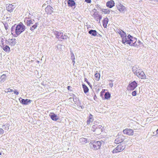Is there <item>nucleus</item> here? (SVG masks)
Instances as JSON below:
<instances>
[{
	"instance_id": "nucleus-1",
	"label": "nucleus",
	"mask_w": 158,
	"mask_h": 158,
	"mask_svg": "<svg viewBox=\"0 0 158 158\" xmlns=\"http://www.w3.org/2000/svg\"><path fill=\"white\" fill-rule=\"evenodd\" d=\"M25 29V26L22 23L17 25L15 24L11 28V34L14 37H17L24 31Z\"/></svg>"
},
{
	"instance_id": "nucleus-2",
	"label": "nucleus",
	"mask_w": 158,
	"mask_h": 158,
	"mask_svg": "<svg viewBox=\"0 0 158 158\" xmlns=\"http://www.w3.org/2000/svg\"><path fill=\"white\" fill-rule=\"evenodd\" d=\"M132 71L134 74L137 76L138 77L142 79L146 78V76L144 73L140 69L138 65H135L132 68Z\"/></svg>"
},
{
	"instance_id": "nucleus-3",
	"label": "nucleus",
	"mask_w": 158,
	"mask_h": 158,
	"mask_svg": "<svg viewBox=\"0 0 158 158\" xmlns=\"http://www.w3.org/2000/svg\"><path fill=\"white\" fill-rule=\"evenodd\" d=\"M127 39L126 40V44H128L130 46H134L135 42L136 41V39L135 38L133 37L131 35H129L127 36Z\"/></svg>"
},
{
	"instance_id": "nucleus-4",
	"label": "nucleus",
	"mask_w": 158,
	"mask_h": 158,
	"mask_svg": "<svg viewBox=\"0 0 158 158\" xmlns=\"http://www.w3.org/2000/svg\"><path fill=\"white\" fill-rule=\"evenodd\" d=\"M102 144V143L99 141L94 142L93 143H90L89 146L91 149L95 150H98L100 148Z\"/></svg>"
},
{
	"instance_id": "nucleus-5",
	"label": "nucleus",
	"mask_w": 158,
	"mask_h": 158,
	"mask_svg": "<svg viewBox=\"0 0 158 158\" xmlns=\"http://www.w3.org/2000/svg\"><path fill=\"white\" fill-rule=\"evenodd\" d=\"M102 127L101 125H94L92 126L91 130L93 132H96V134L97 135L100 134L102 131Z\"/></svg>"
},
{
	"instance_id": "nucleus-6",
	"label": "nucleus",
	"mask_w": 158,
	"mask_h": 158,
	"mask_svg": "<svg viewBox=\"0 0 158 158\" xmlns=\"http://www.w3.org/2000/svg\"><path fill=\"white\" fill-rule=\"evenodd\" d=\"M54 35L56 37L60 40L61 39H66L67 37V36L64 34L63 33L58 31H56L54 32Z\"/></svg>"
},
{
	"instance_id": "nucleus-7",
	"label": "nucleus",
	"mask_w": 158,
	"mask_h": 158,
	"mask_svg": "<svg viewBox=\"0 0 158 158\" xmlns=\"http://www.w3.org/2000/svg\"><path fill=\"white\" fill-rule=\"evenodd\" d=\"M125 148L124 146L122 144H120L118 145L116 148H115L112 151L113 153H117L122 151Z\"/></svg>"
},
{
	"instance_id": "nucleus-8",
	"label": "nucleus",
	"mask_w": 158,
	"mask_h": 158,
	"mask_svg": "<svg viewBox=\"0 0 158 158\" xmlns=\"http://www.w3.org/2000/svg\"><path fill=\"white\" fill-rule=\"evenodd\" d=\"M137 86V83L135 81H134L129 83L127 88V89L129 90H134Z\"/></svg>"
},
{
	"instance_id": "nucleus-9",
	"label": "nucleus",
	"mask_w": 158,
	"mask_h": 158,
	"mask_svg": "<svg viewBox=\"0 0 158 158\" xmlns=\"http://www.w3.org/2000/svg\"><path fill=\"white\" fill-rule=\"evenodd\" d=\"M5 42L6 44H9L11 46H14L16 43V39L15 38L5 40Z\"/></svg>"
},
{
	"instance_id": "nucleus-10",
	"label": "nucleus",
	"mask_w": 158,
	"mask_h": 158,
	"mask_svg": "<svg viewBox=\"0 0 158 158\" xmlns=\"http://www.w3.org/2000/svg\"><path fill=\"white\" fill-rule=\"evenodd\" d=\"M120 36L122 39V42L124 45H126V40L127 39V36L125 32L123 31L121 34H120Z\"/></svg>"
},
{
	"instance_id": "nucleus-11",
	"label": "nucleus",
	"mask_w": 158,
	"mask_h": 158,
	"mask_svg": "<svg viewBox=\"0 0 158 158\" xmlns=\"http://www.w3.org/2000/svg\"><path fill=\"white\" fill-rule=\"evenodd\" d=\"M117 8L119 11L122 13H124L127 10L126 8L121 4L118 5Z\"/></svg>"
},
{
	"instance_id": "nucleus-12",
	"label": "nucleus",
	"mask_w": 158,
	"mask_h": 158,
	"mask_svg": "<svg viewBox=\"0 0 158 158\" xmlns=\"http://www.w3.org/2000/svg\"><path fill=\"white\" fill-rule=\"evenodd\" d=\"M24 21L25 24L27 26L33 24L35 23L34 20L27 18H25L24 19Z\"/></svg>"
},
{
	"instance_id": "nucleus-13",
	"label": "nucleus",
	"mask_w": 158,
	"mask_h": 158,
	"mask_svg": "<svg viewBox=\"0 0 158 158\" xmlns=\"http://www.w3.org/2000/svg\"><path fill=\"white\" fill-rule=\"evenodd\" d=\"M124 134L128 135H132L134 134V131L132 129L129 128H126L123 131Z\"/></svg>"
},
{
	"instance_id": "nucleus-14",
	"label": "nucleus",
	"mask_w": 158,
	"mask_h": 158,
	"mask_svg": "<svg viewBox=\"0 0 158 158\" xmlns=\"http://www.w3.org/2000/svg\"><path fill=\"white\" fill-rule=\"evenodd\" d=\"M19 100L20 102L23 104L24 105H27L30 103L31 102V101L28 99H23L21 98H19Z\"/></svg>"
},
{
	"instance_id": "nucleus-15",
	"label": "nucleus",
	"mask_w": 158,
	"mask_h": 158,
	"mask_svg": "<svg viewBox=\"0 0 158 158\" xmlns=\"http://www.w3.org/2000/svg\"><path fill=\"white\" fill-rule=\"evenodd\" d=\"M49 116L52 120L57 121L59 119L58 117L54 113H51L49 114Z\"/></svg>"
},
{
	"instance_id": "nucleus-16",
	"label": "nucleus",
	"mask_w": 158,
	"mask_h": 158,
	"mask_svg": "<svg viewBox=\"0 0 158 158\" xmlns=\"http://www.w3.org/2000/svg\"><path fill=\"white\" fill-rule=\"evenodd\" d=\"M53 8L50 6H48L45 9L46 12L48 14H51L53 11Z\"/></svg>"
},
{
	"instance_id": "nucleus-17",
	"label": "nucleus",
	"mask_w": 158,
	"mask_h": 158,
	"mask_svg": "<svg viewBox=\"0 0 158 158\" xmlns=\"http://www.w3.org/2000/svg\"><path fill=\"white\" fill-rule=\"evenodd\" d=\"M93 16L96 20L97 21H99V22H100V20L102 18L101 15H99L98 13H94L93 15Z\"/></svg>"
},
{
	"instance_id": "nucleus-18",
	"label": "nucleus",
	"mask_w": 158,
	"mask_h": 158,
	"mask_svg": "<svg viewBox=\"0 0 158 158\" xmlns=\"http://www.w3.org/2000/svg\"><path fill=\"white\" fill-rule=\"evenodd\" d=\"M6 44L5 43V45H4L2 47V46L1 45V47H2L3 49L6 52H9L10 51V48L8 46H7Z\"/></svg>"
},
{
	"instance_id": "nucleus-19",
	"label": "nucleus",
	"mask_w": 158,
	"mask_h": 158,
	"mask_svg": "<svg viewBox=\"0 0 158 158\" xmlns=\"http://www.w3.org/2000/svg\"><path fill=\"white\" fill-rule=\"evenodd\" d=\"M88 33L92 36H98V33L95 30H91L89 31Z\"/></svg>"
},
{
	"instance_id": "nucleus-20",
	"label": "nucleus",
	"mask_w": 158,
	"mask_h": 158,
	"mask_svg": "<svg viewBox=\"0 0 158 158\" xmlns=\"http://www.w3.org/2000/svg\"><path fill=\"white\" fill-rule=\"evenodd\" d=\"M114 1L111 0L107 2L106 5L107 7L110 8H111L114 6Z\"/></svg>"
},
{
	"instance_id": "nucleus-21",
	"label": "nucleus",
	"mask_w": 158,
	"mask_h": 158,
	"mask_svg": "<svg viewBox=\"0 0 158 158\" xmlns=\"http://www.w3.org/2000/svg\"><path fill=\"white\" fill-rule=\"evenodd\" d=\"M15 8L14 6L12 4H9L7 7H6L7 10L9 12H11L13 11L14 9Z\"/></svg>"
},
{
	"instance_id": "nucleus-22",
	"label": "nucleus",
	"mask_w": 158,
	"mask_h": 158,
	"mask_svg": "<svg viewBox=\"0 0 158 158\" xmlns=\"http://www.w3.org/2000/svg\"><path fill=\"white\" fill-rule=\"evenodd\" d=\"M68 4L69 6L73 7L75 6L76 4L73 0H69L68 1Z\"/></svg>"
},
{
	"instance_id": "nucleus-23",
	"label": "nucleus",
	"mask_w": 158,
	"mask_h": 158,
	"mask_svg": "<svg viewBox=\"0 0 158 158\" xmlns=\"http://www.w3.org/2000/svg\"><path fill=\"white\" fill-rule=\"evenodd\" d=\"M108 21L109 20L107 18H106L103 19V25L105 28L106 27Z\"/></svg>"
},
{
	"instance_id": "nucleus-24",
	"label": "nucleus",
	"mask_w": 158,
	"mask_h": 158,
	"mask_svg": "<svg viewBox=\"0 0 158 158\" xmlns=\"http://www.w3.org/2000/svg\"><path fill=\"white\" fill-rule=\"evenodd\" d=\"M6 77L5 74H3L0 77V82L1 83L4 82L6 80Z\"/></svg>"
},
{
	"instance_id": "nucleus-25",
	"label": "nucleus",
	"mask_w": 158,
	"mask_h": 158,
	"mask_svg": "<svg viewBox=\"0 0 158 158\" xmlns=\"http://www.w3.org/2000/svg\"><path fill=\"white\" fill-rule=\"evenodd\" d=\"M94 120V118H93V115L90 114L89 115L88 119L87 120V124H90V122H92Z\"/></svg>"
},
{
	"instance_id": "nucleus-26",
	"label": "nucleus",
	"mask_w": 158,
	"mask_h": 158,
	"mask_svg": "<svg viewBox=\"0 0 158 158\" xmlns=\"http://www.w3.org/2000/svg\"><path fill=\"white\" fill-rule=\"evenodd\" d=\"M143 44L139 40L137 41V39H136V41L135 42L134 47H141L143 46Z\"/></svg>"
},
{
	"instance_id": "nucleus-27",
	"label": "nucleus",
	"mask_w": 158,
	"mask_h": 158,
	"mask_svg": "<svg viewBox=\"0 0 158 158\" xmlns=\"http://www.w3.org/2000/svg\"><path fill=\"white\" fill-rule=\"evenodd\" d=\"M38 25L39 24L38 23H35L33 25L32 27H30V30L31 31L33 32L34 30L36 28Z\"/></svg>"
},
{
	"instance_id": "nucleus-28",
	"label": "nucleus",
	"mask_w": 158,
	"mask_h": 158,
	"mask_svg": "<svg viewBox=\"0 0 158 158\" xmlns=\"http://www.w3.org/2000/svg\"><path fill=\"white\" fill-rule=\"evenodd\" d=\"M123 141V139L122 138L120 137H119L117 138L115 140L114 143L116 144H118Z\"/></svg>"
},
{
	"instance_id": "nucleus-29",
	"label": "nucleus",
	"mask_w": 158,
	"mask_h": 158,
	"mask_svg": "<svg viewBox=\"0 0 158 158\" xmlns=\"http://www.w3.org/2000/svg\"><path fill=\"white\" fill-rule=\"evenodd\" d=\"M9 125L8 123H6L5 124L3 125L2 126V129L5 131H8L9 129Z\"/></svg>"
},
{
	"instance_id": "nucleus-30",
	"label": "nucleus",
	"mask_w": 158,
	"mask_h": 158,
	"mask_svg": "<svg viewBox=\"0 0 158 158\" xmlns=\"http://www.w3.org/2000/svg\"><path fill=\"white\" fill-rule=\"evenodd\" d=\"M82 87L85 93L86 94L88 92L89 89L88 87L85 84L82 85Z\"/></svg>"
},
{
	"instance_id": "nucleus-31",
	"label": "nucleus",
	"mask_w": 158,
	"mask_h": 158,
	"mask_svg": "<svg viewBox=\"0 0 158 158\" xmlns=\"http://www.w3.org/2000/svg\"><path fill=\"white\" fill-rule=\"evenodd\" d=\"M102 11L105 14H108L110 13V10L109 9H103Z\"/></svg>"
},
{
	"instance_id": "nucleus-32",
	"label": "nucleus",
	"mask_w": 158,
	"mask_h": 158,
	"mask_svg": "<svg viewBox=\"0 0 158 158\" xmlns=\"http://www.w3.org/2000/svg\"><path fill=\"white\" fill-rule=\"evenodd\" d=\"M80 141L82 144H85L87 143V139H86L82 138L80 139Z\"/></svg>"
},
{
	"instance_id": "nucleus-33",
	"label": "nucleus",
	"mask_w": 158,
	"mask_h": 158,
	"mask_svg": "<svg viewBox=\"0 0 158 158\" xmlns=\"http://www.w3.org/2000/svg\"><path fill=\"white\" fill-rule=\"evenodd\" d=\"M95 79L97 81L99 80L100 77V74L98 73H97L95 74Z\"/></svg>"
},
{
	"instance_id": "nucleus-34",
	"label": "nucleus",
	"mask_w": 158,
	"mask_h": 158,
	"mask_svg": "<svg viewBox=\"0 0 158 158\" xmlns=\"http://www.w3.org/2000/svg\"><path fill=\"white\" fill-rule=\"evenodd\" d=\"M110 94L109 92H106L104 95L105 98L106 99H108L110 98Z\"/></svg>"
},
{
	"instance_id": "nucleus-35",
	"label": "nucleus",
	"mask_w": 158,
	"mask_h": 158,
	"mask_svg": "<svg viewBox=\"0 0 158 158\" xmlns=\"http://www.w3.org/2000/svg\"><path fill=\"white\" fill-rule=\"evenodd\" d=\"M71 59L73 60L72 62L73 63V64L75 63V57L74 55L73 52H71Z\"/></svg>"
},
{
	"instance_id": "nucleus-36",
	"label": "nucleus",
	"mask_w": 158,
	"mask_h": 158,
	"mask_svg": "<svg viewBox=\"0 0 158 158\" xmlns=\"http://www.w3.org/2000/svg\"><path fill=\"white\" fill-rule=\"evenodd\" d=\"M4 25L6 30L8 29L9 26L7 23H4Z\"/></svg>"
},
{
	"instance_id": "nucleus-37",
	"label": "nucleus",
	"mask_w": 158,
	"mask_h": 158,
	"mask_svg": "<svg viewBox=\"0 0 158 158\" xmlns=\"http://www.w3.org/2000/svg\"><path fill=\"white\" fill-rule=\"evenodd\" d=\"M4 39L3 38L2 39L1 41L0 42V44H1L2 45V47L4 45H5V44H4Z\"/></svg>"
},
{
	"instance_id": "nucleus-38",
	"label": "nucleus",
	"mask_w": 158,
	"mask_h": 158,
	"mask_svg": "<svg viewBox=\"0 0 158 158\" xmlns=\"http://www.w3.org/2000/svg\"><path fill=\"white\" fill-rule=\"evenodd\" d=\"M73 101L75 102V103H77L78 101V98L75 97V98H73Z\"/></svg>"
},
{
	"instance_id": "nucleus-39",
	"label": "nucleus",
	"mask_w": 158,
	"mask_h": 158,
	"mask_svg": "<svg viewBox=\"0 0 158 158\" xmlns=\"http://www.w3.org/2000/svg\"><path fill=\"white\" fill-rule=\"evenodd\" d=\"M6 90H7V91H6V92H11L13 91V90L12 89H10V88L7 89Z\"/></svg>"
},
{
	"instance_id": "nucleus-40",
	"label": "nucleus",
	"mask_w": 158,
	"mask_h": 158,
	"mask_svg": "<svg viewBox=\"0 0 158 158\" xmlns=\"http://www.w3.org/2000/svg\"><path fill=\"white\" fill-rule=\"evenodd\" d=\"M4 133V130L0 128V134H3Z\"/></svg>"
},
{
	"instance_id": "nucleus-41",
	"label": "nucleus",
	"mask_w": 158,
	"mask_h": 158,
	"mask_svg": "<svg viewBox=\"0 0 158 158\" xmlns=\"http://www.w3.org/2000/svg\"><path fill=\"white\" fill-rule=\"evenodd\" d=\"M132 95L133 96H135L136 95V91H133L132 93Z\"/></svg>"
},
{
	"instance_id": "nucleus-42",
	"label": "nucleus",
	"mask_w": 158,
	"mask_h": 158,
	"mask_svg": "<svg viewBox=\"0 0 158 158\" xmlns=\"http://www.w3.org/2000/svg\"><path fill=\"white\" fill-rule=\"evenodd\" d=\"M123 31L122 30H118L117 31L118 33L120 35L122 33Z\"/></svg>"
},
{
	"instance_id": "nucleus-43",
	"label": "nucleus",
	"mask_w": 158,
	"mask_h": 158,
	"mask_svg": "<svg viewBox=\"0 0 158 158\" xmlns=\"http://www.w3.org/2000/svg\"><path fill=\"white\" fill-rule=\"evenodd\" d=\"M14 94L16 95H18L19 94V93L17 91V90L15 89V91L14 92Z\"/></svg>"
},
{
	"instance_id": "nucleus-44",
	"label": "nucleus",
	"mask_w": 158,
	"mask_h": 158,
	"mask_svg": "<svg viewBox=\"0 0 158 158\" xmlns=\"http://www.w3.org/2000/svg\"><path fill=\"white\" fill-rule=\"evenodd\" d=\"M62 46H63L61 44H58V45H56V47H57V48L58 49H59V48H60L61 49V48H60Z\"/></svg>"
},
{
	"instance_id": "nucleus-45",
	"label": "nucleus",
	"mask_w": 158,
	"mask_h": 158,
	"mask_svg": "<svg viewBox=\"0 0 158 158\" xmlns=\"http://www.w3.org/2000/svg\"><path fill=\"white\" fill-rule=\"evenodd\" d=\"M109 85L111 88H112L113 86V84L112 83H110L109 84Z\"/></svg>"
},
{
	"instance_id": "nucleus-46",
	"label": "nucleus",
	"mask_w": 158,
	"mask_h": 158,
	"mask_svg": "<svg viewBox=\"0 0 158 158\" xmlns=\"http://www.w3.org/2000/svg\"><path fill=\"white\" fill-rule=\"evenodd\" d=\"M85 2L88 3H90L91 2V0H85Z\"/></svg>"
},
{
	"instance_id": "nucleus-47",
	"label": "nucleus",
	"mask_w": 158,
	"mask_h": 158,
	"mask_svg": "<svg viewBox=\"0 0 158 158\" xmlns=\"http://www.w3.org/2000/svg\"><path fill=\"white\" fill-rule=\"evenodd\" d=\"M87 84L90 86H92V85H91V84H90V83L88 81H87Z\"/></svg>"
},
{
	"instance_id": "nucleus-48",
	"label": "nucleus",
	"mask_w": 158,
	"mask_h": 158,
	"mask_svg": "<svg viewBox=\"0 0 158 158\" xmlns=\"http://www.w3.org/2000/svg\"><path fill=\"white\" fill-rule=\"evenodd\" d=\"M85 81L86 82L87 81H88L87 79L86 78H85Z\"/></svg>"
},
{
	"instance_id": "nucleus-49",
	"label": "nucleus",
	"mask_w": 158,
	"mask_h": 158,
	"mask_svg": "<svg viewBox=\"0 0 158 158\" xmlns=\"http://www.w3.org/2000/svg\"><path fill=\"white\" fill-rule=\"evenodd\" d=\"M156 34L158 36V31H157V32H156Z\"/></svg>"
},
{
	"instance_id": "nucleus-50",
	"label": "nucleus",
	"mask_w": 158,
	"mask_h": 158,
	"mask_svg": "<svg viewBox=\"0 0 158 158\" xmlns=\"http://www.w3.org/2000/svg\"><path fill=\"white\" fill-rule=\"evenodd\" d=\"M110 81H111L112 82H113L114 81L113 80H110Z\"/></svg>"
},
{
	"instance_id": "nucleus-51",
	"label": "nucleus",
	"mask_w": 158,
	"mask_h": 158,
	"mask_svg": "<svg viewBox=\"0 0 158 158\" xmlns=\"http://www.w3.org/2000/svg\"><path fill=\"white\" fill-rule=\"evenodd\" d=\"M156 133L157 134H158V129H157V130L156 131Z\"/></svg>"
},
{
	"instance_id": "nucleus-52",
	"label": "nucleus",
	"mask_w": 158,
	"mask_h": 158,
	"mask_svg": "<svg viewBox=\"0 0 158 158\" xmlns=\"http://www.w3.org/2000/svg\"><path fill=\"white\" fill-rule=\"evenodd\" d=\"M69 87H70V86H68V89L69 90Z\"/></svg>"
},
{
	"instance_id": "nucleus-53",
	"label": "nucleus",
	"mask_w": 158,
	"mask_h": 158,
	"mask_svg": "<svg viewBox=\"0 0 158 158\" xmlns=\"http://www.w3.org/2000/svg\"><path fill=\"white\" fill-rule=\"evenodd\" d=\"M98 35L99 36H101V35H100L99 33H98Z\"/></svg>"
},
{
	"instance_id": "nucleus-54",
	"label": "nucleus",
	"mask_w": 158,
	"mask_h": 158,
	"mask_svg": "<svg viewBox=\"0 0 158 158\" xmlns=\"http://www.w3.org/2000/svg\"><path fill=\"white\" fill-rule=\"evenodd\" d=\"M72 99V98H69V99L70 100H71V99Z\"/></svg>"
},
{
	"instance_id": "nucleus-55",
	"label": "nucleus",
	"mask_w": 158,
	"mask_h": 158,
	"mask_svg": "<svg viewBox=\"0 0 158 158\" xmlns=\"http://www.w3.org/2000/svg\"><path fill=\"white\" fill-rule=\"evenodd\" d=\"M1 155V152H0V155Z\"/></svg>"
},
{
	"instance_id": "nucleus-56",
	"label": "nucleus",
	"mask_w": 158,
	"mask_h": 158,
	"mask_svg": "<svg viewBox=\"0 0 158 158\" xmlns=\"http://www.w3.org/2000/svg\"><path fill=\"white\" fill-rule=\"evenodd\" d=\"M95 98H96V97H95V98H94V99H95Z\"/></svg>"
},
{
	"instance_id": "nucleus-57",
	"label": "nucleus",
	"mask_w": 158,
	"mask_h": 158,
	"mask_svg": "<svg viewBox=\"0 0 158 158\" xmlns=\"http://www.w3.org/2000/svg\"><path fill=\"white\" fill-rule=\"evenodd\" d=\"M95 98H96V97H95V98H94V99H95Z\"/></svg>"
}]
</instances>
